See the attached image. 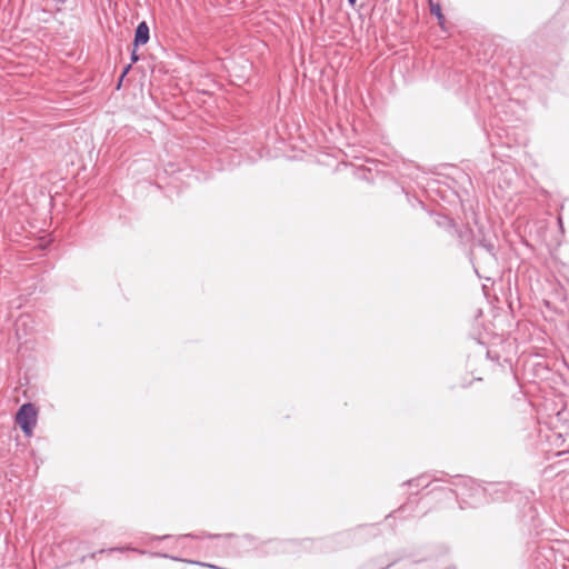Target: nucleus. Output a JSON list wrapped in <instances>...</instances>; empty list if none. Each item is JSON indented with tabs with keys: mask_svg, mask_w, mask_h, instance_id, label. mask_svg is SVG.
<instances>
[{
	"mask_svg": "<svg viewBox=\"0 0 569 569\" xmlns=\"http://www.w3.org/2000/svg\"><path fill=\"white\" fill-rule=\"evenodd\" d=\"M482 247L486 248V250L488 252L493 253V250H495L493 243H491V242H483Z\"/></svg>",
	"mask_w": 569,
	"mask_h": 569,
	"instance_id": "nucleus-5",
	"label": "nucleus"
},
{
	"mask_svg": "<svg viewBox=\"0 0 569 569\" xmlns=\"http://www.w3.org/2000/svg\"><path fill=\"white\" fill-rule=\"evenodd\" d=\"M348 2H349V4H350L351 7H355V6H356L357 0H348Z\"/></svg>",
	"mask_w": 569,
	"mask_h": 569,
	"instance_id": "nucleus-9",
	"label": "nucleus"
},
{
	"mask_svg": "<svg viewBox=\"0 0 569 569\" xmlns=\"http://www.w3.org/2000/svg\"><path fill=\"white\" fill-rule=\"evenodd\" d=\"M136 49H137V47H134L133 50L131 51V61L132 62H137L139 60Z\"/></svg>",
	"mask_w": 569,
	"mask_h": 569,
	"instance_id": "nucleus-6",
	"label": "nucleus"
},
{
	"mask_svg": "<svg viewBox=\"0 0 569 569\" xmlns=\"http://www.w3.org/2000/svg\"><path fill=\"white\" fill-rule=\"evenodd\" d=\"M430 3V12L437 17V19L439 20V23L442 24L443 22V14L441 12V7L439 3H435L432 0L429 1Z\"/></svg>",
	"mask_w": 569,
	"mask_h": 569,
	"instance_id": "nucleus-3",
	"label": "nucleus"
},
{
	"mask_svg": "<svg viewBox=\"0 0 569 569\" xmlns=\"http://www.w3.org/2000/svg\"><path fill=\"white\" fill-rule=\"evenodd\" d=\"M122 550H130V548H110V549L108 550V552L122 551Z\"/></svg>",
	"mask_w": 569,
	"mask_h": 569,
	"instance_id": "nucleus-7",
	"label": "nucleus"
},
{
	"mask_svg": "<svg viewBox=\"0 0 569 569\" xmlns=\"http://www.w3.org/2000/svg\"><path fill=\"white\" fill-rule=\"evenodd\" d=\"M148 41H149V27L146 21H142L136 28L133 47L146 44Z\"/></svg>",
	"mask_w": 569,
	"mask_h": 569,
	"instance_id": "nucleus-2",
	"label": "nucleus"
},
{
	"mask_svg": "<svg viewBox=\"0 0 569 569\" xmlns=\"http://www.w3.org/2000/svg\"><path fill=\"white\" fill-rule=\"evenodd\" d=\"M425 479H426L425 477H419V478L410 480V481H408L406 483L409 485V486L415 483L416 486H425V487H427L428 483H425Z\"/></svg>",
	"mask_w": 569,
	"mask_h": 569,
	"instance_id": "nucleus-4",
	"label": "nucleus"
},
{
	"mask_svg": "<svg viewBox=\"0 0 569 569\" xmlns=\"http://www.w3.org/2000/svg\"><path fill=\"white\" fill-rule=\"evenodd\" d=\"M130 68H131V64H128V66L123 69V72H122V74H121V78H123V77L128 73V71L130 70Z\"/></svg>",
	"mask_w": 569,
	"mask_h": 569,
	"instance_id": "nucleus-8",
	"label": "nucleus"
},
{
	"mask_svg": "<svg viewBox=\"0 0 569 569\" xmlns=\"http://www.w3.org/2000/svg\"><path fill=\"white\" fill-rule=\"evenodd\" d=\"M37 408L30 402L22 405L17 412L16 422L27 437L32 436L37 425Z\"/></svg>",
	"mask_w": 569,
	"mask_h": 569,
	"instance_id": "nucleus-1",
	"label": "nucleus"
}]
</instances>
